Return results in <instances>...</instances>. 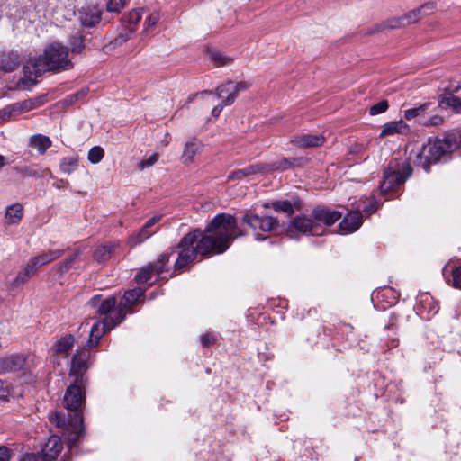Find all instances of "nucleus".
<instances>
[{"instance_id":"f257e3e1","label":"nucleus","mask_w":461,"mask_h":461,"mask_svg":"<svg viewBox=\"0 0 461 461\" xmlns=\"http://www.w3.org/2000/svg\"><path fill=\"white\" fill-rule=\"evenodd\" d=\"M90 352L85 348H77L73 354L65 384L68 385L63 397V406L68 411L67 420L59 416V455L64 451L61 461H68L73 448L84 437L83 408L86 403V375L89 365Z\"/></svg>"},{"instance_id":"f03ea898","label":"nucleus","mask_w":461,"mask_h":461,"mask_svg":"<svg viewBox=\"0 0 461 461\" xmlns=\"http://www.w3.org/2000/svg\"><path fill=\"white\" fill-rule=\"evenodd\" d=\"M241 235L234 216L229 213L217 214L203 231L194 230L180 240L174 272L182 271L198 255L209 258L225 252L232 241Z\"/></svg>"},{"instance_id":"7ed1b4c3","label":"nucleus","mask_w":461,"mask_h":461,"mask_svg":"<svg viewBox=\"0 0 461 461\" xmlns=\"http://www.w3.org/2000/svg\"><path fill=\"white\" fill-rule=\"evenodd\" d=\"M461 149V135L447 133L442 139L429 140L417 156V163L429 171L432 163Z\"/></svg>"},{"instance_id":"20e7f679","label":"nucleus","mask_w":461,"mask_h":461,"mask_svg":"<svg viewBox=\"0 0 461 461\" xmlns=\"http://www.w3.org/2000/svg\"><path fill=\"white\" fill-rule=\"evenodd\" d=\"M56 69H58V44L53 42L44 49L42 54L24 64V80L33 85L41 74Z\"/></svg>"},{"instance_id":"39448f33","label":"nucleus","mask_w":461,"mask_h":461,"mask_svg":"<svg viewBox=\"0 0 461 461\" xmlns=\"http://www.w3.org/2000/svg\"><path fill=\"white\" fill-rule=\"evenodd\" d=\"M435 9L434 2H427L420 6L412 9L401 16L392 17L384 21L383 23L376 24L372 32L385 31V30H395L406 27L410 24L419 22L424 16H427L433 13Z\"/></svg>"},{"instance_id":"423d86ee","label":"nucleus","mask_w":461,"mask_h":461,"mask_svg":"<svg viewBox=\"0 0 461 461\" xmlns=\"http://www.w3.org/2000/svg\"><path fill=\"white\" fill-rule=\"evenodd\" d=\"M411 173L412 168L408 162L395 166L390 164L384 172V180L379 186L381 193L386 194L403 184Z\"/></svg>"},{"instance_id":"0eeeda50","label":"nucleus","mask_w":461,"mask_h":461,"mask_svg":"<svg viewBox=\"0 0 461 461\" xmlns=\"http://www.w3.org/2000/svg\"><path fill=\"white\" fill-rule=\"evenodd\" d=\"M241 221L252 229L258 240H264L267 238V236H263L262 233L272 232L279 227V221L276 218L259 216L250 212H246Z\"/></svg>"},{"instance_id":"6e6552de","label":"nucleus","mask_w":461,"mask_h":461,"mask_svg":"<svg viewBox=\"0 0 461 461\" xmlns=\"http://www.w3.org/2000/svg\"><path fill=\"white\" fill-rule=\"evenodd\" d=\"M100 315L104 316V321L108 330H113L119 325L126 317V312L121 307L120 303L116 306V298L110 296L104 300L98 307Z\"/></svg>"},{"instance_id":"1a4fd4ad","label":"nucleus","mask_w":461,"mask_h":461,"mask_svg":"<svg viewBox=\"0 0 461 461\" xmlns=\"http://www.w3.org/2000/svg\"><path fill=\"white\" fill-rule=\"evenodd\" d=\"M286 235L291 239H299L302 235H320V228L314 224L312 218L297 215L289 221Z\"/></svg>"},{"instance_id":"9d476101","label":"nucleus","mask_w":461,"mask_h":461,"mask_svg":"<svg viewBox=\"0 0 461 461\" xmlns=\"http://www.w3.org/2000/svg\"><path fill=\"white\" fill-rule=\"evenodd\" d=\"M55 258L56 255L54 252L43 253L32 258L27 262L26 266L17 274L13 285L14 286H19L24 284L41 266L52 261Z\"/></svg>"},{"instance_id":"9b49d317","label":"nucleus","mask_w":461,"mask_h":461,"mask_svg":"<svg viewBox=\"0 0 461 461\" xmlns=\"http://www.w3.org/2000/svg\"><path fill=\"white\" fill-rule=\"evenodd\" d=\"M84 40L79 34L71 36L68 46H59V72L61 70H69L73 68L71 61L74 54L79 53L84 49Z\"/></svg>"},{"instance_id":"f8f14e48","label":"nucleus","mask_w":461,"mask_h":461,"mask_svg":"<svg viewBox=\"0 0 461 461\" xmlns=\"http://www.w3.org/2000/svg\"><path fill=\"white\" fill-rule=\"evenodd\" d=\"M58 457V436L51 435L42 446L41 453L25 454L21 461H56Z\"/></svg>"},{"instance_id":"ddd939ff","label":"nucleus","mask_w":461,"mask_h":461,"mask_svg":"<svg viewBox=\"0 0 461 461\" xmlns=\"http://www.w3.org/2000/svg\"><path fill=\"white\" fill-rule=\"evenodd\" d=\"M249 86L250 84L247 81H240L235 83L231 80H228L216 88L215 94L218 98H223L224 92H229V95L224 99V104H232L240 92L248 90Z\"/></svg>"},{"instance_id":"4468645a","label":"nucleus","mask_w":461,"mask_h":461,"mask_svg":"<svg viewBox=\"0 0 461 461\" xmlns=\"http://www.w3.org/2000/svg\"><path fill=\"white\" fill-rule=\"evenodd\" d=\"M162 215H154L149 218L146 223L142 226L141 229L133 232L129 237V244L131 247H135L137 245L141 244L146 240L150 238L152 235L157 233L159 230L158 227H155V225L161 220Z\"/></svg>"},{"instance_id":"2eb2a0df","label":"nucleus","mask_w":461,"mask_h":461,"mask_svg":"<svg viewBox=\"0 0 461 461\" xmlns=\"http://www.w3.org/2000/svg\"><path fill=\"white\" fill-rule=\"evenodd\" d=\"M311 216L313 219L314 224L320 228V234H321L323 230L321 224L331 226L341 218L342 213L327 207L317 206L312 211Z\"/></svg>"},{"instance_id":"dca6fc26","label":"nucleus","mask_w":461,"mask_h":461,"mask_svg":"<svg viewBox=\"0 0 461 461\" xmlns=\"http://www.w3.org/2000/svg\"><path fill=\"white\" fill-rule=\"evenodd\" d=\"M102 12L97 6H83L78 10V19L85 27H93L101 21Z\"/></svg>"},{"instance_id":"f3484780","label":"nucleus","mask_w":461,"mask_h":461,"mask_svg":"<svg viewBox=\"0 0 461 461\" xmlns=\"http://www.w3.org/2000/svg\"><path fill=\"white\" fill-rule=\"evenodd\" d=\"M25 357L22 354L0 357V374L21 370L25 364Z\"/></svg>"},{"instance_id":"a211bd4d","label":"nucleus","mask_w":461,"mask_h":461,"mask_svg":"<svg viewBox=\"0 0 461 461\" xmlns=\"http://www.w3.org/2000/svg\"><path fill=\"white\" fill-rule=\"evenodd\" d=\"M325 138L321 134L305 133L294 137L292 143L299 148H315L323 145Z\"/></svg>"},{"instance_id":"6ab92c4d","label":"nucleus","mask_w":461,"mask_h":461,"mask_svg":"<svg viewBox=\"0 0 461 461\" xmlns=\"http://www.w3.org/2000/svg\"><path fill=\"white\" fill-rule=\"evenodd\" d=\"M144 295V290L140 287L128 290L124 293L120 301V305L127 313L133 312V306L138 303L139 299Z\"/></svg>"},{"instance_id":"aec40b11","label":"nucleus","mask_w":461,"mask_h":461,"mask_svg":"<svg viewBox=\"0 0 461 461\" xmlns=\"http://www.w3.org/2000/svg\"><path fill=\"white\" fill-rule=\"evenodd\" d=\"M203 147V143L195 138H193L186 141L181 156V160L183 164L190 165L194 163V156L201 152Z\"/></svg>"},{"instance_id":"412c9836","label":"nucleus","mask_w":461,"mask_h":461,"mask_svg":"<svg viewBox=\"0 0 461 461\" xmlns=\"http://www.w3.org/2000/svg\"><path fill=\"white\" fill-rule=\"evenodd\" d=\"M362 214L359 210L348 212L339 223V227L346 232H354L362 225Z\"/></svg>"},{"instance_id":"4be33fe9","label":"nucleus","mask_w":461,"mask_h":461,"mask_svg":"<svg viewBox=\"0 0 461 461\" xmlns=\"http://www.w3.org/2000/svg\"><path fill=\"white\" fill-rule=\"evenodd\" d=\"M263 206L267 209L272 208L276 212H281L285 213L287 216H291L295 210H300L302 208V203L299 200H295L294 203L284 200L266 203Z\"/></svg>"},{"instance_id":"5701e85b","label":"nucleus","mask_w":461,"mask_h":461,"mask_svg":"<svg viewBox=\"0 0 461 461\" xmlns=\"http://www.w3.org/2000/svg\"><path fill=\"white\" fill-rule=\"evenodd\" d=\"M267 167L268 166L267 164L249 165V167L242 169L232 171L229 175L228 180H242L243 178L258 173H267Z\"/></svg>"},{"instance_id":"b1692460","label":"nucleus","mask_w":461,"mask_h":461,"mask_svg":"<svg viewBox=\"0 0 461 461\" xmlns=\"http://www.w3.org/2000/svg\"><path fill=\"white\" fill-rule=\"evenodd\" d=\"M108 326L105 323V321L104 320L102 322L97 321L95 322L90 330V336L89 339L87 341V348L84 347L86 349L89 351V348H94L98 345L100 339L103 337V335L109 331ZM81 347L80 348H82Z\"/></svg>"},{"instance_id":"393cba45","label":"nucleus","mask_w":461,"mask_h":461,"mask_svg":"<svg viewBox=\"0 0 461 461\" xmlns=\"http://www.w3.org/2000/svg\"><path fill=\"white\" fill-rule=\"evenodd\" d=\"M409 131V126L402 120L389 122L383 126L380 137L405 134L408 133Z\"/></svg>"},{"instance_id":"a878e982","label":"nucleus","mask_w":461,"mask_h":461,"mask_svg":"<svg viewBox=\"0 0 461 461\" xmlns=\"http://www.w3.org/2000/svg\"><path fill=\"white\" fill-rule=\"evenodd\" d=\"M20 64V58L16 52L4 53L0 57V68L6 72L14 71Z\"/></svg>"},{"instance_id":"bb28decb","label":"nucleus","mask_w":461,"mask_h":461,"mask_svg":"<svg viewBox=\"0 0 461 461\" xmlns=\"http://www.w3.org/2000/svg\"><path fill=\"white\" fill-rule=\"evenodd\" d=\"M50 145V138L42 134H34L29 139V147L36 149L41 155L44 154Z\"/></svg>"},{"instance_id":"cd10ccee","label":"nucleus","mask_w":461,"mask_h":461,"mask_svg":"<svg viewBox=\"0 0 461 461\" xmlns=\"http://www.w3.org/2000/svg\"><path fill=\"white\" fill-rule=\"evenodd\" d=\"M172 253L173 251L162 253L155 262L149 263V266L153 267V271L158 277H161L164 273L169 271L168 263Z\"/></svg>"},{"instance_id":"c85d7f7f","label":"nucleus","mask_w":461,"mask_h":461,"mask_svg":"<svg viewBox=\"0 0 461 461\" xmlns=\"http://www.w3.org/2000/svg\"><path fill=\"white\" fill-rule=\"evenodd\" d=\"M23 215V206L20 203H14L8 206L5 210V220L8 224L18 223Z\"/></svg>"},{"instance_id":"c756f323","label":"nucleus","mask_w":461,"mask_h":461,"mask_svg":"<svg viewBox=\"0 0 461 461\" xmlns=\"http://www.w3.org/2000/svg\"><path fill=\"white\" fill-rule=\"evenodd\" d=\"M439 105L442 108L451 107L455 112L461 113V99L452 94L440 96Z\"/></svg>"},{"instance_id":"7c9ffc66","label":"nucleus","mask_w":461,"mask_h":461,"mask_svg":"<svg viewBox=\"0 0 461 461\" xmlns=\"http://www.w3.org/2000/svg\"><path fill=\"white\" fill-rule=\"evenodd\" d=\"M385 330H388L391 331L392 335L388 334L387 335V340L385 342V345L387 347L388 349H392V348H394L396 347H398L399 345V339L398 338L396 337L397 335V326L395 324V319L394 318H391L390 320V322L385 326Z\"/></svg>"},{"instance_id":"2f4dec72","label":"nucleus","mask_w":461,"mask_h":461,"mask_svg":"<svg viewBox=\"0 0 461 461\" xmlns=\"http://www.w3.org/2000/svg\"><path fill=\"white\" fill-rule=\"evenodd\" d=\"M114 247L113 244H105L96 248L94 252V258L99 263L108 260L112 256Z\"/></svg>"},{"instance_id":"473e14b6","label":"nucleus","mask_w":461,"mask_h":461,"mask_svg":"<svg viewBox=\"0 0 461 461\" xmlns=\"http://www.w3.org/2000/svg\"><path fill=\"white\" fill-rule=\"evenodd\" d=\"M136 32V28L134 26H126L120 32L117 36L112 41V44L116 46H121L129 41L131 35Z\"/></svg>"},{"instance_id":"72a5a7b5","label":"nucleus","mask_w":461,"mask_h":461,"mask_svg":"<svg viewBox=\"0 0 461 461\" xmlns=\"http://www.w3.org/2000/svg\"><path fill=\"white\" fill-rule=\"evenodd\" d=\"M208 57L210 61L215 66V67H223L230 65L232 62V58L223 55L222 53L219 51H210L208 53Z\"/></svg>"},{"instance_id":"f704fd0d","label":"nucleus","mask_w":461,"mask_h":461,"mask_svg":"<svg viewBox=\"0 0 461 461\" xmlns=\"http://www.w3.org/2000/svg\"><path fill=\"white\" fill-rule=\"evenodd\" d=\"M378 208L377 201L375 196H371L369 198L360 199L359 204L357 205V210H362L366 214H371L375 212Z\"/></svg>"},{"instance_id":"c9c22d12","label":"nucleus","mask_w":461,"mask_h":461,"mask_svg":"<svg viewBox=\"0 0 461 461\" xmlns=\"http://www.w3.org/2000/svg\"><path fill=\"white\" fill-rule=\"evenodd\" d=\"M87 94L86 89H81L74 94H71L68 96H66L62 101L61 104L63 108H68L69 106H72L78 103L79 101L83 100Z\"/></svg>"},{"instance_id":"e433bc0d","label":"nucleus","mask_w":461,"mask_h":461,"mask_svg":"<svg viewBox=\"0 0 461 461\" xmlns=\"http://www.w3.org/2000/svg\"><path fill=\"white\" fill-rule=\"evenodd\" d=\"M152 267H153L149 266V264L141 267L135 275V281L138 284H145L149 281L155 274Z\"/></svg>"},{"instance_id":"4c0bfd02","label":"nucleus","mask_w":461,"mask_h":461,"mask_svg":"<svg viewBox=\"0 0 461 461\" xmlns=\"http://www.w3.org/2000/svg\"><path fill=\"white\" fill-rule=\"evenodd\" d=\"M78 166V159L77 156H73L70 158H63L60 168L63 172L70 174L71 172H74Z\"/></svg>"},{"instance_id":"58836bf2","label":"nucleus","mask_w":461,"mask_h":461,"mask_svg":"<svg viewBox=\"0 0 461 461\" xmlns=\"http://www.w3.org/2000/svg\"><path fill=\"white\" fill-rule=\"evenodd\" d=\"M104 150L100 146H95L90 149L87 154V159L92 164H97L104 158Z\"/></svg>"},{"instance_id":"ea45409f","label":"nucleus","mask_w":461,"mask_h":461,"mask_svg":"<svg viewBox=\"0 0 461 461\" xmlns=\"http://www.w3.org/2000/svg\"><path fill=\"white\" fill-rule=\"evenodd\" d=\"M429 106V103H425L423 104H420L418 107L407 109L404 111V118L406 120H411L413 118H416V117L423 114Z\"/></svg>"},{"instance_id":"a19ab883","label":"nucleus","mask_w":461,"mask_h":461,"mask_svg":"<svg viewBox=\"0 0 461 461\" xmlns=\"http://www.w3.org/2000/svg\"><path fill=\"white\" fill-rule=\"evenodd\" d=\"M159 159V154L155 152L149 157H144L139 163H138V169L142 171L148 167H150L154 166Z\"/></svg>"},{"instance_id":"79ce46f5","label":"nucleus","mask_w":461,"mask_h":461,"mask_svg":"<svg viewBox=\"0 0 461 461\" xmlns=\"http://www.w3.org/2000/svg\"><path fill=\"white\" fill-rule=\"evenodd\" d=\"M76 339L73 335L67 334L59 338V353L68 352L75 345Z\"/></svg>"},{"instance_id":"37998d69","label":"nucleus","mask_w":461,"mask_h":461,"mask_svg":"<svg viewBox=\"0 0 461 461\" xmlns=\"http://www.w3.org/2000/svg\"><path fill=\"white\" fill-rule=\"evenodd\" d=\"M127 5V0H108L106 10L110 13L119 14Z\"/></svg>"},{"instance_id":"c03bdc74","label":"nucleus","mask_w":461,"mask_h":461,"mask_svg":"<svg viewBox=\"0 0 461 461\" xmlns=\"http://www.w3.org/2000/svg\"><path fill=\"white\" fill-rule=\"evenodd\" d=\"M451 279H447V283L453 287L461 290V267H454L451 270Z\"/></svg>"},{"instance_id":"a18cd8bd","label":"nucleus","mask_w":461,"mask_h":461,"mask_svg":"<svg viewBox=\"0 0 461 461\" xmlns=\"http://www.w3.org/2000/svg\"><path fill=\"white\" fill-rule=\"evenodd\" d=\"M389 107L387 100H382L372 105L369 109V114L374 116L384 113Z\"/></svg>"},{"instance_id":"49530a36","label":"nucleus","mask_w":461,"mask_h":461,"mask_svg":"<svg viewBox=\"0 0 461 461\" xmlns=\"http://www.w3.org/2000/svg\"><path fill=\"white\" fill-rule=\"evenodd\" d=\"M267 165L268 166V167H267V173H268L270 171L279 170V169L285 170L292 166V162L286 158H283L274 164H271V165L267 164Z\"/></svg>"},{"instance_id":"de8ad7c7","label":"nucleus","mask_w":461,"mask_h":461,"mask_svg":"<svg viewBox=\"0 0 461 461\" xmlns=\"http://www.w3.org/2000/svg\"><path fill=\"white\" fill-rule=\"evenodd\" d=\"M141 19V14L139 10H132L128 14V26H134L137 29V24Z\"/></svg>"},{"instance_id":"09e8293b","label":"nucleus","mask_w":461,"mask_h":461,"mask_svg":"<svg viewBox=\"0 0 461 461\" xmlns=\"http://www.w3.org/2000/svg\"><path fill=\"white\" fill-rule=\"evenodd\" d=\"M200 340L203 347L208 348L215 343L216 339L213 335H212L210 333H205L201 336Z\"/></svg>"},{"instance_id":"8fccbe9b","label":"nucleus","mask_w":461,"mask_h":461,"mask_svg":"<svg viewBox=\"0 0 461 461\" xmlns=\"http://www.w3.org/2000/svg\"><path fill=\"white\" fill-rule=\"evenodd\" d=\"M159 20V15L157 13L150 14L145 20L146 30L155 26Z\"/></svg>"},{"instance_id":"3c124183","label":"nucleus","mask_w":461,"mask_h":461,"mask_svg":"<svg viewBox=\"0 0 461 461\" xmlns=\"http://www.w3.org/2000/svg\"><path fill=\"white\" fill-rule=\"evenodd\" d=\"M77 258V252H70L65 258L64 268L68 269L72 267Z\"/></svg>"},{"instance_id":"603ef678","label":"nucleus","mask_w":461,"mask_h":461,"mask_svg":"<svg viewBox=\"0 0 461 461\" xmlns=\"http://www.w3.org/2000/svg\"><path fill=\"white\" fill-rule=\"evenodd\" d=\"M11 450L6 447H0V461H10Z\"/></svg>"},{"instance_id":"864d4df0","label":"nucleus","mask_w":461,"mask_h":461,"mask_svg":"<svg viewBox=\"0 0 461 461\" xmlns=\"http://www.w3.org/2000/svg\"><path fill=\"white\" fill-rule=\"evenodd\" d=\"M228 105H229V104H224V100H222V102H221V104L216 105V106L212 109V116H214V117H218V116L221 114V111H222L223 107H224V106H228Z\"/></svg>"},{"instance_id":"5fc2aeb1","label":"nucleus","mask_w":461,"mask_h":461,"mask_svg":"<svg viewBox=\"0 0 461 461\" xmlns=\"http://www.w3.org/2000/svg\"><path fill=\"white\" fill-rule=\"evenodd\" d=\"M442 118L440 116H433L429 119V121L426 123L427 125H438L442 122Z\"/></svg>"},{"instance_id":"6e6d98bb","label":"nucleus","mask_w":461,"mask_h":461,"mask_svg":"<svg viewBox=\"0 0 461 461\" xmlns=\"http://www.w3.org/2000/svg\"><path fill=\"white\" fill-rule=\"evenodd\" d=\"M50 421L58 427V411L51 412Z\"/></svg>"},{"instance_id":"4d7b16f0","label":"nucleus","mask_w":461,"mask_h":461,"mask_svg":"<svg viewBox=\"0 0 461 461\" xmlns=\"http://www.w3.org/2000/svg\"><path fill=\"white\" fill-rule=\"evenodd\" d=\"M5 165H7L6 158L0 154V169L3 168Z\"/></svg>"},{"instance_id":"13d9d810","label":"nucleus","mask_w":461,"mask_h":461,"mask_svg":"<svg viewBox=\"0 0 461 461\" xmlns=\"http://www.w3.org/2000/svg\"><path fill=\"white\" fill-rule=\"evenodd\" d=\"M23 104H24L25 108H28V109H29V108H31V107H32V106H31V102H30V101H25Z\"/></svg>"},{"instance_id":"bf43d9fd","label":"nucleus","mask_w":461,"mask_h":461,"mask_svg":"<svg viewBox=\"0 0 461 461\" xmlns=\"http://www.w3.org/2000/svg\"><path fill=\"white\" fill-rule=\"evenodd\" d=\"M52 350L54 352H58V342H56L53 346H52Z\"/></svg>"},{"instance_id":"052dcab7","label":"nucleus","mask_w":461,"mask_h":461,"mask_svg":"<svg viewBox=\"0 0 461 461\" xmlns=\"http://www.w3.org/2000/svg\"><path fill=\"white\" fill-rule=\"evenodd\" d=\"M229 95V92H224V97L222 98L223 100Z\"/></svg>"},{"instance_id":"680f3d73","label":"nucleus","mask_w":461,"mask_h":461,"mask_svg":"<svg viewBox=\"0 0 461 461\" xmlns=\"http://www.w3.org/2000/svg\"><path fill=\"white\" fill-rule=\"evenodd\" d=\"M63 183V180H59V184ZM59 187H61V185H59Z\"/></svg>"},{"instance_id":"e2e57ef3","label":"nucleus","mask_w":461,"mask_h":461,"mask_svg":"<svg viewBox=\"0 0 461 461\" xmlns=\"http://www.w3.org/2000/svg\"><path fill=\"white\" fill-rule=\"evenodd\" d=\"M3 384V382L0 380V384Z\"/></svg>"}]
</instances>
